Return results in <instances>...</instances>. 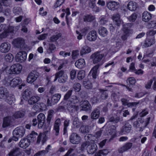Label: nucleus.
Masks as SVG:
<instances>
[{
	"mask_svg": "<svg viewBox=\"0 0 156 156\" xmlns=\"http://www.w3.org/2000/svg\"><path fill=\"white\" fill-rule=\"evenodd\" d=\"M22 69V66L20 63H17L12 65L10 68L7 66L2 68L1 73L5 72L6 75L10 76L12 74H19L21 73Z\"/></svg>",
	"mask_w": 156,
	"mask_h": 156,
	"instance_id": "1",
	"label": "nucleus"
},
{
	"mask_svg": "<svg viewBox=\"0 0 156 156\" xmlns=\"http://www.w3.org/2000/svg\"><path fill=\"white\" fill-rule=\"evenodd\" d=\"M11 79L9 76H5L4 79L5 84L14 87L21 83L22 80L20 77H16L12 80Z\"/></svg>",
	"mask_w": 156,
	"mask_h": 156,
	"instance_id": "2",
	"label": "nucleus"
},
{
	"mask_svg": "<svg viewBox=\"0 0 156 156\" xmlns=\"http://www.w3.org/2000/svg\"><path fill=\"white\" fill-rule=\"evenodd\" d=\"M38 121V128H43L47 129L48 126L45 123L46 117L45 115L43 113H40L37 116Z\"/></svg>",
	"mask_w": 156,
	"mask_h": 156,
	"instance_id": "3",
	"label": "nucleus"
},
{
	"mask_svg": "<svg viewBox=\"0 0 156 156\" xmlns=\"http://www.w3.org/2000/svg\"><path fill=\"white\" fill-rule=\"evenodd\" d=\"M58 79V81L60 83H65L67 79V76L64 74L63 70L60 71L55 73V77L53 82H55Z\"/></svg>",
	"mask_w": 156,
	"mask_h": 156,
	"instance_id": "4",
	"label": "nucleus"
},
{
	"mask_svg": "<svg viewBox=\"0 0 156 156\" xmlns=\"http://www.w3.org/2000/svg\"><path fill=\"white\" fill-rule=\"evenodd\" d=\"M25 133V129L23 127L20 126L16 128L13 132V134L14 136H16V140H18L19 138L23 137Z\"/></svg>",
	"mask_w": 156,
	"mask_h": 156,
	"instance_id": "5",
	"label": "nucleus"
},
{
	"mask_svg": "<svg viewBox=\"0 0 156 156\" xmlns=\"http://www.w3.org/2000/svg\"><path fill=\"white\" fill-rule=\"evenodd\" d=\"M61 96V94H55L51 97L48 99L47 101V104L50 106L55 105L58 102L60 99Z\"/></svg>",
	"mask_w": 156,
	"mask_h": 156,
	"instance_id": "6",
	"label": "nucleus"
},
{
	"mask_svg": "<svg viewBox=\"0 0 156 156\" xmlns=\"http://www.w3.org/2000/svg\"><path fill=\"white\" fill-rule=\"evenodd\" d=\"M27 53L26 51H19L16 55L15 58L17 62H23L26 59Z\"/></svg>",
	"mask_w": 156,
	"mask_h": 156,
	"instance_id": "7",
	"label": "nucleus"
},
{
	"mask_svg": "<svg viewBox=\"0 0 156 156\" xmlns=\"http://www.w3.org/2000/svg\"><path fill=\"white\" fill-rule=\"evenodd\" d=\"M12 44L17 48H24L25 44L24 40L21 37H18L14 39Z\"/></svg>",
	"mask_w": 156,
	"mask_h": 156,
	"instance_id": "8",
	"label": "nucleus"
},
{
	"mask_svg": "<svg viewBox=\"0 0 156 156\" xmlns=\"http://www.w3.org/2000/svg\"><path fill=\"white\" fill-rule=\"evenodd\" d=\"M104 56V54H100L98 52H95L91 56L94 64H96L100 62Z\"/></svg>",
	"mask_w": 156,
	"mask_h": 156,
	"instance_id": "9",
	"label": "nucleus"
},
{
	"mask_svg": "<svg viewBox=\"0 0 156 156\" xmlns=\"http://www.w3.org/2000/svg\"><path fill=\"white\" fill-rule=\"evenodd\" d=\"M70 142L73 144H78L81 140L80 136L76 133H72L69 137Z\"/></svg>",
	"mask_w": 156,
	"mask_h": 156,
	"instance_id": "10",
	"label": "nucleus"
},
{
	"mask_svg": "<svg viewBox=\"0 0 156 156\" xmlns=\"http://www.w3.org/2000/svg\"><path fill=\"white\" fill-rule=\"evenodd\" d=\"M11 48V45L7 42H4L1 44L0 46V51L3 53H5L9 51Z\"/></svg>",
	"mask_w": 156,
	"mask_h": 156,
	"instance_id": "11",
	"label": "nucleus"
},
{
	"mask_svg": "<svg viewBox=\"0 0 156 156\" xmlns=\"http://www.w3.org/2000/svg\"><path fill=\"white\" fill-rule=\"evenodd\" d=\"M131 128V126L129 123H126L121 128L120 133L121 135L128 133L130 132Z\"/></svg>",
	"mask_w": 156,
	"mask_h": 156,
	"instance_id": "12",
	"label": "nucleus"
},
{
	"mask_svg": "<svg viewBox=\"0 0 156 156\" xmlns=\"http://www.w3.org/2000/svg\"><path fill=\"white\" fill-rule=\"evenodd\" d=\"M8 155L9 156H21L22 153L19 148L15 147L10 151Z\"/></svg>",
	"mask_w": 156,
	"mask_h": 156,
	"instance_id": "13",
	"label": "nucleus"
},
{
	"mask_svg": "<svg viewBox=\"0 0 156 156\" xmlns=\"http://www.w3.org/2000/svg\"><path fill=\"white\" fill-rule=\"evenodd\" d=\"M132 145L133 144L132 143H126L122 147L118 149V152L119 153H122L130 149L132 147Z\"/></svg>",
	"mask_w": 156,
	"mask_h": 156,
	"instance_id": "14",
	"label": "nucleus"
},
{
	"mask_svg": "<svg viewBox=\"0 0 156 156\" xmlns=\"http://www.w3.org/2000/svg\"><path fill=\"white\" fill-rule=\"evenodd\" d=\"M30 139L24 138L21 140L19 144V146L25 149L30 145Z\"/></svg>",
	"mask_w": 156,
	"mask_h": 156,
	"instance_id": "15",
	"label": "nucleus"
},
{
	"mask_svg": "<svg viewBox=\"0 0 156 156\" xmlns=\"http://www.w3.org/2000/svg\"><path fill=\"white\" fill-rule=\"evenodd\" d=\"M97 35L96 30H94L90 31L87 37V39L90 41H95L97 38Z\"/></svg>",
	"mask_w": 156,
	"mask_h": 156,
	"instance_id": "16",
	"label": "nucleus"
},
{
	"mask_svg": "<svg viewBox=\"0 0 156 156\" xmlns=\"http://www.w3.org/2000/svg\"><path fill=\"white\" fill-rule=\"evenodd\" d=\"M119 3L115 1H112L108 2L107 4V8L111 10L114 11L117 9L119 7Z\"/></svg>",
	"mask_w": 156,
	"mask_h": 156,
	"instance_id": "17",
	"label": "nucleus"
},
{
	"mask_svg": "<svg viewBox=\"0 0 156 156\" xmlns=\"http://www.w3.org/2000/svg\"><path fill=\"white\" fill-rule=\"evenodd\" d=\"M122 104L124 106H127L128 107H131L133 106L136 107L138 104V102H129V101L125 98H122L121 99Z\"/></svg>",
	"mask_w": 156,
	"mask_h": 156,
	"instance_id": "18",
	"label": "nucleus"
},
{
	"mask_svg": "<svg viewBox=\"0 0 156 156\" xmlns=\"http://www.w3.org/2000/svg\"><path fill=\"white\" fill-rule=\"evenodd\" d=\"M98 149L97 145L95 144H89L87 149V152L89 154H92L95 153Z\"/></svg>",
	"mask_w": 156,
	"mask_h": 156,
	"instance_id": "19",
	"label": "nucleus"
},
{
	"mask_svg": "<svg viewBox=\"0 0 156 156\" xmlns=\"http://www.w3.org/2000/svg\"><path fill=\"white\" fill-rule=\"evenodd\" d=\"M9 91L4 87H0V98L5 99L9 95Z\"/></svg>",
	"mask_w": 156,
	"mask_h": 156,
	"instance_id": "20",
	"label": "nucleus"
},
{
	"mask_svg": "<svg viewBox=\"0 0 156 156\" xmlns=\"http://www.w3.org/2000/svg\"><path fill=\"white\" fill-rule=\"evenodd\" d=\"M38 77L37 75L31 72L28 76L27 79V82L29 83H32L36 80Z\"/></svg>",
	"mask_w": 156,
	"mask_h": 156,
	"instance_id": "21",
	"label": "nucleus"
},
{
	"mask_svg": "<svg viewBox=\"0 0 156 156\" xmlns=\"http://www.w3.org/2000/svg\"><path fill=\"white\" fill-rule=\"evenodd\" d=\"M154 42L155 40L154 38H151L150 37H147L144 41V46L148 47L153 45Z\"/></svg>",
	"mask_w": 156,
	"mask_h": 156,
	"instance_id": "22",
	"label": "nucleus"
},
{
	"mask_svg": "<svg viewBox=\"0 0 156 156\" xmlns=\"http://www.w3.org/2000/svg\"><path fill=\"white\" fill-rule=\"evenodd\" d=\"M85 60L83 58L78 59L75 62L76 66L79 69H82L85 66Z\"/></svg>",
	"mask_w": 156,
	"mask_h": 156,
	"instance_id": "23",
	"label": "nucleus"
},
{
	"mask_svg": "<svg viewBox=\"0 0 156 156\" xmlns=\"http://www.w3.org/2000/svg\"><path fill=\"white\" fill-rule=\"evenodd\" d=\"M11 123V117L9 116L4 117L3 119L2 127L5 128L9 126Z\"/></svg>",
	"mask_w": 156,
	"mask_h": 156,
	"instance_id": "24",
	"label": "nucleus"
},
{
	"mask_svg": "<svg viewBox=\"0 0 156 156\" xmlns=\"http://www.w3.org/2000/svg\"><path fill=\"white\" fill-rule=\"evenodd\" d=\"M81 107L82 110L86 111L90 110L91 108V105L87 100H84L83 102Z\"/></svg>",
	"mask_w": 156,
	"mask_h": 156,
	"instance_id": "25",
	"label": "nucleus"
},
{
	"mask_svg": "<svg viewBox=\"0 0 156 156\" xmlns=\"http://www.w3.org/2000/svg\"><path fill=\"white\" fill-rule=\"evenodd\" d=\"M62 34L61 33H55V34L53 35L49 39L50 41L51 42H56L60 38L62 37Z\"/></svg>",
	"mask_w": 156,
	"mask_h": 156,
	"instance_id": "26",
	"label": "nucleus"
},
{
	"mask_svg": "<svg viewBox=\"0 0 156 156\" xmlns=\"http://www.w3.org/2000/svg\"><path fill=\"white\" fill-rule=\"evenodd\" d=\"M61 124V120L59 118L55 120L54 126V129L55 131V135H58L59 131V126Z\"/></svg>",
	"mask_w": 156,
	"mask_h": 156,
	"instance_id": "27",
	"label": "nucleus"
},
{
	"mask_svg": "<svg viewBox=\"0 0 156 156\" xmlns=\"http://www.w3.org/2000/svg\"><path fill=\"white\" fill-rule=\"evenodd\" d=\"M152 17L151 14L147 11H144L143 13L142 16V20L145 22L149 21Z\"/></svg>",
	"mask_w": 156,
	"mask_h": 156,
	"instance_id": "28",
	"label": "nucleus"
},
{
	"mask_svg": "<svg viewBox=\"0 0 156 156\" xmlns=\"http://www.w3.org/2000/svg\"><path fill=\"white\" fill-rule=\"evenodd\" d=\"M40 99V97L37 95L33 96L29 99L28 102L30 105H34L37 103Z\"/></svg>",
	"mask_w": 156,
	"mask_h": 156,
	"instance_id": "29",
	"label": "nucleus"
},
{
	"mask_svg": "<svg viewBox=\"0 0 156 156\" xmlns=\"http://www.w3.org/2000/svg\"><path fill=\"white\" fill-rule=\"evenodd\" d=\"M94 16L91 14H87L84 16L83 17V21L86 22H91L95 19Z\"/></svg>",
	"mask_w": 156,
	"mask_h": 156,
	"instance_id": "30",
	"label": "nucleus"
},
{
	"mask_svg": "<svg viewBox=\"0 0 156 156\" xmlns=\"http://www.w3.org/2000/svg\"><path fill=\"white\" fill-rule=\"evenodd\" d=\"M25 114V111L20 110L15 112L13 115V116L16 119L21 118L24 117Z\"/></svg>",
	"mask_w": 156,
	"mask_h": 156,
	"instance_id": "31",
	"label": "nucleus"
},
{
	"mask_svg": "<svg viewBox=\"0 0 156 156\" xmlns=\"http://www.w3.org/2000/svg\"><path fill=\"white\" fill-rule=\"evenodd\" d=\"M112 18L115 24L118 26H120L121 24V21L119 14L118 13L114 14Z\"/></svg>",
	"mask_w": 156,
	"mask_h": 156,
	"instance_id": "32",
	"label": "nucleus"
},
{
	"mask_svg": "<svg viewBox=\"0 0 156 156\" xmlns=\"http://www.w3.org/2000/svg\"><path fill=\"white\" fill-rule=\"evenodd\" d=\"M100 114V110L97 108H95L91 114V118L93 119H98Z\"/></svg>",
	"mask_w": 156,
	"mask_h": 156,
	"instance_id": "33",
	"label": "nucleus"
},
{
	"mask_svg": "<svg viewBox=\"0 0 156 156\" xmlns=\"http://www.w3.org/2000/svg\"><path fill=\"white\" fill-rule=\"evenodd\" d=\"M108 132L110 135H112V138L116 136V128L114 126H112L109 127Z\"/></svg>",
	"mask_w": 156,
	"mask_h": 156,
	"instance_id": "34",
	"label": "nucleus"
},
{
	"mask_svg": "<svg viewBox=\"0 0 156 156\" xmlns=\"http://www.w3.org/2000/svg\"><path fill=\"white\" fill-rule=\"evenodd\" d=\"M98 31L100 35L103 37L106 36L108 32L107 29L103 27H100Z\"/></svg>",
	"mask_w": 156,
	"mask_h": 156,
	"instance_id": "35",
	"label": "nucleus"
},
{
	"mask_svg": "<svg viewBox=\"0 0 156 156\" xmlns=\"http://www.w3.org/2000/svg\"><path fill=\"white\" fill-rule=\"evenodd\" d=\"M31 92L28 89H27L22 94V97L25 100L27 101L30 98Z\"/></svg>",
	"mask_w": 156,
	"mask_h": 156,
	"instance_id": "36",
	"label": "nucleus"
},
{
	"mask_svg": "<svg viewBox=\"0 0 156 156\" xmlns=\"http://www.w3.org/2000/svg\"><path fill=\"white\" fill-rule=\"evenodd\" d=\"M126 82L127 85H129V87H133L136 83V80L134 77H129L127 78Z\"/></svg>",
	"mask_w": 156,
	"mask_h": 156,
	"instance_id": "37",
	"label": "nucleus"
},
{
	"mask_svg": "<svg viewBox=\"0 0 156 156\" xmlns=\"http://www.w3.org/2000/svg\"><path fill=\"white\" fill-rule=\"evenodd\" d=\"M127 8L130 11H133L135 10L136 8V2L133 1L129 2L127 4Z\"/></svg>",
	"mask_w": 156,
	"mask_h": 156,
	"instance_id": "38",
	"label": "nucleus"
},
{
	"mask_svg": "<svg viewBox=\"0 0 156 156\" xmlns=\"http://www.w3.org/2000/svg\"><path fill=\"white\" fill-rule=\"evenodd\" d=\"M79 109V107L77 105H76L75 104H69L68 107V110L71 112H76Z\"/></svg>",
	"mask_w": 156,
	"mask_h": 156,
	"instance_id": "39",
	"label": "nucleus"
},
{
	"mask_svg": "<svg viewBox=\"0 0 156 156\" xmlns=\"http://www.w3.org/2000/svg\"><path fill=\"white\" fill-rule=\"evenodd\" d=\"M54 111L52 110H49L48 112V116L46 119L47 126L48 127L51 122V119L53 117Z\"/></svg>",
	"mask_w": 156,
	"mask_h": 156,
	"instance_id": "40",
	"label": "nucleus"
},
{
	"mask_svg": "<svg viewBox=\"0 0 156 156\" xmlns=\"http://www.w3.org/2000/svg\"><path fill=\"white\" fill-rule=\"evenodd\" d=\"M83 84L85 88L87 89H91L92 87V83L89 80H84Z\"/></svg>",
	"mask_w": 156,
	"mask_h": 156,
	"instance_id": "41",
	"label": "nucleus"
},
{
	"mask_svg": "<svg viewBox=\"0 0 156 156\" xmlns=\"http://www.w3.org/2000/svg\"><path fill=\"white\" fill-rule=\"evenodd\" d=\"M5 99H6V101L10 105H12L15 101V98L13 95L10 96L8 95Z\"/></svg>",
	"mask_w": 156,
	"mask_h": 156,
	"instance_id": "42",
	"label": "nucleus"
},
{
	"mask_svg": "<svg viewBox=\"0 0 156 156\" xmlns=\"http://www.w3.org/2000/svg\"><path fill=\"white\" fill-rule=\"evenodd\" d=\"M98 66H94L90 71L89 73H90L92 72L91 75L93 79H95L98 76Z\"/></svg>",
	"mask_w": 156,
	"mask_h": 156,
	"instance_id": "43",
	"label": "nucleus"
},
{
	"mask_svg": "<svg viewBox=\"0 0 156 156\" xmlns=\"http://www.w3.org/2000/svg\"><path fill=\"white\" fill-rule=\"evenodd\" d=\"M14 29L13 26H11L9 25L6 28H4L3 30L6 32V33L9 35V34L13 33Z\"/></svg>",
	"mask_w": 156,
	"mask_h": 156,
	"instance_id": "44",
	"label": "nucleus"
},
{
	"mask_svg": "<svg viewBox=\"0 0 156 156\" xmlns=\"http://www.w3.org/2000/svg\"><path fill=\"white\" fill-rule=\"evenodd\" d=\"M91 51V48L87 46H85L80 51L81 54L84 55L90 52Z\"/></svg>",
	"mask_w": 156,
	"mask_h": 156,
	"instance_id": "45",
	"label": "nucleus"
},
{
	"mask_svg": "<svg viewBox=\"0 0 156 156\" xmlns=\"http://www.w3.org/2000/svg\"><path fill=\"white\" fill-rule=\"evenodd\" d=\"M13 56L11 53H9L7 54L5 56V60L8 62H11L13 59Z\"/></svg>",
	"mask_w": 156,
	"mask_h": 156,
	"instance_id": "46",
	"label": "nucleus"
},
{
	"mask_svg": "<svg viewBox=\"0 0 156 156\" xmlns=\"http://www.w3.org/2000/svg\"><path fill=\"white\" fill-rule=\"evenodd\" d=\"M73 124L76 128H79L81 126V122L78 120V118H75L74 119L73 122Z\"/></svg>",
	"mask_w": 156,
	"mask_h": 156,
	"instance_id": "47",
	"label": "nucleus"
},
{
	"mask_svg": "<svg viewBox=\"0 0 156 156\" xmlns=\"http://www.w3.org/2000/svg\"><path fill=\"white\" fill-rule=\"evenodd\" d=\"M101 93L100 97L101 99L105 100L108 97V94L106 92V90H101L100 91Z\"/></svg>",
	"mask_w": 156,
	"mask_h": 156,
	"instance_id": "48",
	"label": "nucleus"
},
{
	"mask_svg": "<svg viewBox=\"0 0 156 156\" xmlns=\"http://www.w3.org/2000/svg\"><path fill=\"white\" fill-rule=\"evenodd\" d=\"M80 130L83 133H88L89 132L88 127L87 126H83L80 127Z\"/></svg>",
	"mask_w": 156,
	"mask_h": 156,
	"instance_id": "49",
	"label": "nucleus"
},
{
	"mask_svg": "<svg viewBox=\"0 0 156 156\" xmlns=\"http://www.w3.org/2000/svg\"><path fill=\"white\" fill-rule=\"evenodd\" d=\"M137 17V14L136 13H134L129 17L128 19L130 22H134L136 20Z\"/></svg>",
	"mask_w": 156,
	"mask_h": 156,
	"instance_id": "50",
	"label": "nucleus"
},
{
	"mask_svg": "<svg viewBox=\"0 0 156 156\" xmlns=\"http://www.w3.org/2000/svg\"><path fill=\"white\" fill-rule=\"evenodd\" d=\"M109 122H112L113 123H117L119 122L120 120V118L117 116L115 117L112 116L109 119Z\"/></svg>",
	"mask_w": 156,
	"mask_h": 156,
	"instance_id": "51",
	"label": "nucleus"
},
{
	"mask_svg": "<svg viewBox=\"0 0 156 156\" xmlns=\"http://www.w3.org/2000/svg\"><path fill=\"white\" fill-rule=\"evenodd\" d=\"M90 142H83L81 146L80 150L82 151H83L86 150V148L88 146V145L90 144Z\"/></svg>",
	"mask_w": 156,
	"mask_h": 156,
	"instance_id": "52",
	"label": "nucleus"
},
{
	"mask_svg": "<svg viewBox=\"0 0 156 156\" xmlns=\"http://www.w3.org/2000/svg\"><path fill=\"white\" fill-rule=\"evenodd\" d=\"M89 30V28L85 27L80 30V32L84 36H85L88 33Z\"/></svg>",
	"mask_w": 156,
	"mask_h": 156,
	"instance_id": "53",
	"label": "nucleus"
},
{
	"mask_svg": "<svg viewBox=\"0 0 156 156\" xmlns=\"http://www.w3.org/2000/svg\"><path fill=\"white\" fill-rule=\"evenodd\" d=\"M73 88L75 92H79L81 89V85L79 83H76L74 84Z\"/></svg>",
	"mask_w": 156,
	"mask_h": 156,
	"instance_id": "54",
	"label": "nucleus"
},
{
	"mask_svg": "<svg viewBox=\"0 0 156 156\" xmlns=\"http://www.w3.org/2000/svg\"><path fill=\"white\" fill-rule=\"evenodd\" d=\"M85 75L84 72L83 71H80L77 74V78L79 80H81L83 78Z\"/></svg>",
	"mask_w": 156,
	"mask_h": 156,
	"instance_id": "55",
	"label": "nucleus"
},
{
	"mask_svg": "<svg viewBox=\"0 0 156 156\" xmlns=\"http://www.w3.org/2000/svg\"><path fill=\"white\" fill-rule=\"evenodd\" d=\"M72 92V90H68L65 95L64 99L65 100H67L71 95Z\"/></svg>",
	"mask_w": 156,
	"mask_h": 156,
	"instance_id": "56",
	"label": "nucleus"
},
{
	"mask_svg": "<svg viewBox=\"0 0 156 156\" xmlns=\"http://www.w3.org/2000/svg\"><path fill=\"white\" fill-rule=\"evenodd\" d=\"M48 153V151H46L45 150H43L39 151L36 153L34 155V156H42L45 154Z\"/></svg>",
	"mask_w": 156,
	"mask_h": 156,
	"instance_id": "57",
	"label": "nucleus"
},
{
	"mask_svg": "<svg viewBox=\"0 0 156 156\" xmlns=\"http://www.w3.org/2000/svg\"><path fill=\"white\" fill-rule=\"evenodd\" d=\"M65 0H57L55 4V8H57L61 6L64 2Z\"/></svg>",
	"mask_w": 156,
	"mask_h": 156,
	"instance_id": "58",
	"label": "nucleus"
},
{
	"mask_svg": "<svg viewBox=\"0 0 156 156\" xmlns=\"http://www.w3.org/2000/svg\"><path fill=\"white\" fill-rule=\"evenodd\" d=\"M148 26L150 28H156V21L153 20L148 24Z\"/></svg>",
	"mask_w": 156,
	"mask_h": 156,
	"instance_id": "59",
	"label": "nucleus"
},
{
	"mask_svg": "<svg viewBox=\"0 0 156 156\" xmlns=\"http://www.w3.org/2000/svg\"><path fill=\"white\" fill-rule=\"evenodd\" d=\"M106 151L105 150H100L95 153V156H102L101 155H106L107 153H105L104 152Z\"/></svg>",
	"mask_w": 156,
	"mask_h": 156,
	"instance_id": "60",
	"label": "nucleus"
},
{
	"mask_svg": "<svg viewBox=\"0 0 156 156\" xmlns=\"http://www.w3.org/2000/svg\"><path fill=\"white\" fill-rule=\"evenodd\" d=\"M76 71L75 70L73 69L71 70L70 73V76L71 79L73 80L75 79L76 75Z\"/></svg>",
	"mask_w": 156,
	"mask_h": 156,
	"instance_id": "61",
	"label": "nucleus"
},
{
	"mask_svg": "<svg viewBox=\"0 0 156 156\" xmlns=\"http://www.w3.org/2000/svg\"><path fill=\"white\" fill-rule=\"evenodd\" d=\"M142 121L141 119H138V120L134 121L133 123L134 126L136 128L139 127L140 126V123H142Z\"/></svg>",
	"mask_w": 156,
	"mask_h": 156,
	"instance_id": "62",
	"label": "nucleus"
},
{
	"mask_svg": "<svg viewBox=\"0 0 156 156\" xmlns=\"http://www.w3.org/2000/svg\"><path fill=\"white\" fill-rule=\"evenodd\" d=\"M73 151V149L70 148L64 156H74L75 154L74 153L71 154L72 152Z\"/></svg>",
	"mask_w": 156,
	"mask_h": 156,
	"instance_id": "63",
	"label": "nucleus"
},
{
	"mask_svg": "<svg viewBox=\"0 0 156 156\" xmlns=\"http://www.w3.org/2000/svg\"><path fill=\"white\" fill-rule=\"evenodd\" d=\"M154 79H151L147 82V84L145 86V88L147 89H150L151 88V85L153 83Z\"/></svg>",
	"mask_w": 156,
	"mask_h": 156,
	"instance_id": "64",
	"label": "nucleus"
}]
</instances>
